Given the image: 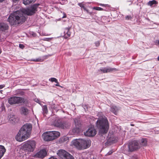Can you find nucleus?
<instances>
[{
    "instance_id": "nucleus-24",
    "label": "nucleus",
    "mask_w": 159,
    "mask_h": 159,
    "mask_svg": "<svg viewBox=\"0 0 159 159\" xmlns=\"http://www.w3.org/2000/svg\"><path fill=\"white\" fill-rule=\"evenodd\" d=\"M36 0H23V3L25 5H28L32 2H34Z\"/></svg>"
},
{
    "instance_id": "nucleus-40",
    "label": "nucleus",
    "mask_w": 159,
    "mask_h": 159,
    "mask_svg": "<svg viewBox=\"0 0 159 159\" xmlns=\"http://www.w3.org/2000/svg\"><path fill=\"white\" fill-rule=\"evenodd\" d=\"M2 110H3L4 109H5L3 105L2 106Z\"/></svg>"
},
{
    "instance_id": "nucleus-43",
    "label": "nucleus",
    "mask_w": 159,
    "mask_h": 159,
    "mask_svg": "<svg viewBox=\"0 0 159 159\" xmlns=\"http://www.w3.org/2000/svg\"><path fill=\"white\" fill-rule=\"evenodd\" d=\"M4 0H0V2H2L4 1Z\"/></svg>"
},
{
    "instance_id": "nucleus-19",
    "label": "nucleus",
    "mask_w": 159,
    "mask_h": 159,
    "mask_svg": "<svg viewBox=\"0 0 159 159\" xmlns=\"http://www.w3.org/2000/svg\"><path fill=\"white\" fill-rule=\"evenodd\" d=\"M16 140L19 142H21L25 140L24 138H23L22 135L19 131L16 136Z\"/></svg>"
},
{
    "instance_id": "nucleus-48",
    "label": "nucleus",
    "mask_w": 159,
    "mask_h": 159,
    "mask_svg": "<svg viewBox=\"0 0 159 159\" xmlns=\"http://www.w3.org/2000/svg\"><path fill=\"white\" fill-rule=\"evenodd\" d=\"M131 125L132 126H133L134 125Z\"/></svg>"
},
{
    "instance_id": "nucleus-11",
    "label": "nucleus",
    "mask_w": 159,
    "mask_h": 159,
    "mask_svg": "<svg viewBox=\"0 0 159 159\" xmlns=\"http://www.w3.org/2000/svg\"><path fill=\"white\" fill-rule=\"evenodd\" d=\"M84 134L86 136H93L96 134V131L93 128H89Z\"/></svg>"
},
{
    "instance_id": "nucleus-33",
    "label": "nucleus",
    "mask_w": 159,
    "mask_h": 159,
    "mask_svg": "<svg viewBox=\"0 0 159 159\" xmlns=\"http://www.w3.org/2000/svg\"><path fill=\"white\" fill-rule=\"evenodd\" d=\"M131 16H127L125 17V19L126 20H129L131 18Z\"/></svg>"
},
{
    "instance_id": "nucleus-3",
    "label": "nucleus",
    "mask_w": 159,
    "mask_h": 159,
    "mask_svg": "<svg viewBox=\"0 0 159 159\" xmlns=\"http://www.w3.org/2000/svg\"><path fill=\"white\" fill-rule=\"evenodd\" d=\"M97 125L99 129L100 133L102 134L106 133L109 127L108 121L107 118L103 115L99 118L97 121Z\"/></svg>"
},
{
    "instance_id": "nucleus-30",
    "label": "nucleus",
    "mask_w": 159,
    "mask_h": 159,
    "mask_svg": "<svg viewBox=\"0 0 159 159\" xmlns=\"http://www.w3.org/2000/svg\"><path fill=\"white\" fill-rule=\"evenodd\" d=\"M94 8L95 10L98 11H102L103 10V9L102 8L100 7H94Z\"/></svg>"
},
{
    "instance_id": "nucleus-23",
    "label": "nucleus",
    "mask_w": 159,
    "mask_h": 159,
    "mask_svg": "<svg viewBox=\"0 0 159 159\" xmlns=\"http://www.w3.org/2000/svg\"><path fill=\"white\" fill-rule=\"evenodd\" d=\"M140 143L143 146H146L147 144V139L145 138L141 139L140 140Z\"/></svg>"
},
{
    "instance_id": "nucleus-1",
    "label": "nucleus",
    "mask_w": 159,
    "mask_h": 159,
    "mask_svg": "<svg viewBox=\"0 0 159 159\" xmlns=\"http://www.w3.org/2000/svg\"><path fill=\"white\" fill-rule=\"evenodd\" d=\"M39 5V4H35L30 7L23 9L21 11H16L10 15L7 21L11 25L21 24L26 20L25 15H33L37 11V8Z\"/></svg>"
},
{
    "instance_id": "nucleus-25",
    "label": "nucleus",
    "mask_w": 159,
    "mask_h": 159,
    "mask_svg": "<svg viewBox=\"0 0 159 159\" xmlns=\"http://www.w3.org/2000/svg\"><path fill=\"white\" fill-rule=\"evenodd\" d=\"M157 2L155 0H153L151 1H149L148 3V5H149L151 6H152L153 5L155 4H157Z\"/></svg>"
},
{
    "instance_id": "nucleus-6",
    "label": "nucleus",
    "mask_w": 159,
    "mask_h": 159,
    "mask_svg": "<svg viewBox=\"0 0 159 159\" xmlns=\"http://www.w3.org/2000/svg\"><path fill=\"white\" fill-rule=\"evenodd\" d=\"M25 100L23 97L13 96L8 99V103L11 105L18 104L24 103Z\"/></svg>"
},
{
    "instance_id": "nucleus-18",
    "label": "nucleus",
    "mask_w": 159,
    "mask_h": 159,
    "mask_svg": "<svg viewBox=\"0 0 159 159\" xmlns=\"http://www.w3.org/2000/svg\"><path fill=\"white\" fill-rule=\"evenodd\" d=\"M70 27L66 28L65 29L64 32V38L66 39L68 37L70 36L71 32L70 31Z\"/></svg>"
},
{
    "instance_id": "nucleus-27",
    "label": "nucleus",
    "mask_w": 159,
    "mask_h": 159,
    "mask_svg": "<svg viewBox=\"0 0 159 159\" xmlns=\"http://www.w3.org/2000/svg\"><path fill=\"white\" fill-rule=\"evenodd\" d=\"M69 139L67 137H65L62 138L61 139V140L62 142H67Z\"/></svg>"
},
{
    "instance_id": "nucleus-5",
    "label": "nucleus",
    "mask_w": 159,
    "mask_h": 159,
    "mask_svg": "<svg viewBox=\"0 0 159 159\" xmlns=\"http://www.w3.org/2000/svg\"><path fill=\"white\" fill-rule=\"evenodd\" d=\"M32 129V125L26 124L23 125L19 130L20 133L22 135L23 138L25 140L30 137Z\"/></svg>"
},
{
    "instance_id": "nucleus-37",
    "label": "nucleus",
    "mask_w": 159,
    "mask_h": 159,
    "mask_svg": "<svg viewBox=\"0 0 159 159\" xmlns=\"http://www.w3.org/2000/svg\"><path fill=\"white\" fill-rule=\"evenodd\" d=\"M83 159H95V158H93V159H92L90 157H85Z\"/></svg>"
},
{
    "instance_id": "nucleus-35",
    "label": "nucleus",
    "mask_w": 159,
    "mask_h": 159,
    "mask_svg": "<svg viewBox=\"0 0 159 159\" xmlns=\"http://www.w3.org/2000/svg\"><path fill=\"white\" fill-rule=\"evenodd\" d=\"M48 159H57L56 157H54L52 156V157H50Z\"/></svg>"
},
{
    "instance_id": "nucleus-50",
    "label": "nucleus",
    "mask_w": 159,
    "mask_h": 159,
    "mask_svg": "<svg viewBox=\"0 0 159 159\" xmlns=\"http://www.w3.org/2000/svg\"><path fill=\"white\" fill-rule=\"evenodd\" d=\"M95 159H96V158H95Z\"/></svg>"
},
{
    "instance_id": "nucleus-2",
    "label": "nucleus",
    "mask_w": 159,
    "mask_h": 159,
    "mask_svg": "<svg viewBox=\"0 0 159 159\" xmlns=\"http://www.w3.org/2000/svg\"><path fill=\"white\" fill-rule=\"evenodd\" d=\"M91 141L88 139H75L71 142V145L79 149H85L91 145Z\"/></svg>"
},
{
    "instance_id": "nucleus-4",
    "label": "nucleus",
    "mask_w": 159,
    "mask_h": 159,
    "mask_svg": "<svg viewBox=\"0 0 159 159\" xmlns=\"http://www.w3.org/2000/svg\"><path fill=\"white\" fill-rule=\"evenodd\" d=\"M60 135V133L57 131H47L43 133L42 137L45 141H48L55 139Z\"/></svg>"
},
{
    "instance_id": "nucleus-34",
    "label": "nucleus",
    "mask_w": 159,
    "mask_h": 159,
    "mask_svg": "<svg viewBox=\"0 0 159 159\" xmlns=\"http://www.w3.org/2000/svg\"><path fill=\"white\" fill-rule=\"evenodd\" d=\"M19 47L23 49L24 48V46L22 44H20L19 45Z\"/></svg>"
},
{
    "instance_id": "nucleus-14",
    "label": "nucleus",
    "mask_w": 159,
    "mask_h": 159,
    "mask_svg": "<svg viewBox=\"0 0 159 159\" xmlns=\"http://www.w3.org/2000/svg\"><path fill=\"white\" fill-rule=\"evenodd\" d=\"M47 154V152L45 149H42L37 152L36 156L39 158H43Z\"/></svg>"
},
{
    "instance_id": "nucleus-47",
    "label": "nucleus",
    "mask_w": 159,
    "mask_h": 159,
    "mask_svg": "<svg viewBox=\"0 0 159 159\" xmlns=\"http://www.w3.org/2000/svg\"><path fill=\"white\" fill-rule=\"evenodd\" d=\"M38 101V102L39 101L38 100V99H37V101H36V102H37Z\"/></svg>"
},
{
    "instance_id": "nucleus-29",
    "label": "nucleus",
    "mask_w": 159,
    "mask_h": 159,
    "mask_svg": "<svg viewBox=\"0 0 159 159\" xmlns=\"http://www.w3.org/2000/svg\"><path fill=\"white\" fill-rule=\"evenodd\" d=\"M43 112L45 113H47L48 112V109L47 107L46 106H45L43 108Z\"/></svg>"
},
{
    "instance_id": "nucleus-7",
    "label": "nucleus",
    "mask_w": 159,
    "mask_h": 159,
    "mask_svg": "<svg viewBox=\"0 0 159 159\" xmlns=\"http://www.w3.org/2000/svg\"><path fill=\"white\" fill-rule=\"evenodd\" d=\"M75 127L72 128L69 132V133L71 135H76L78 134L81 131L80 128V120L77 118L74 120Z\"/></svg>"
},
{
    "instance_id": "nucleus-15",
    "label": "nucleus",
    "mask_w": 159,
    "mask_h": 159,
    "mask_svg": "<svg viewBox=\"0 0 159 159\" xmlns=\"http://www.w3.org/2000/svg\"><path fill=\"white\" fill-rule=\"evenodd\" d=\"M9 28L8 25L5 23H0V31L5 32Z\"/></svg>"
},
{
    "instance_id": "nucleus-10",
    "label": "nucleus",
    "mask_w": 159,
    "mask_h": 159,
    "mask_svg": "<svg viewBox=\"0 0 159 159\" xmlns=\"http://www.w3.org/2000/svg\"><path fill=\"white\" fill-rule=\"evenodd\" d=\"M140 146L138 142L134 140L129 143L128 145L129 151L132 152L139 148Z\"/></svg>"
},
{
    "instance_id": "nucleus-12",
    "label": "nucleus",
    "mask_w": 159,
    "mask_h": 159,
    "mask_svg": "<svg viewBox=\"0 0 159 159\" xmlns=\"http://www.w3.org/2000/svg\"><path fill=\"white\" fill-rule=\"evenodd\" d=\"M99 71H101L103 73L111 72L114 71H117V70L115 68H111L110 67H105L100 69Z\"/></svg>"
},
{
    "instance_id": "nucleus-13",
    "label": "nucleus",
    "mask_w": 159,
    "mask_h": 159,
    "mask_svg": "<svg viewBox=\"0 0 159 159\" xmlns=\"http://www.w3.org/2000/svg\"><path fill=\"white\" fill-rule=\"evenodd\" d=\"M19 111L21 115L26 116L29 113L30 110L26 107L22 106L20 108Z\"/></svg>"
},
{
    "instance_id": "nucleus-31",
    "label": "nucleus",
    "mask_w": 159,
    "mask_h": 159,
    "mask_svg": "<svg viewBox=\"0 0 159 159\" xmlns=\"http://www.w3.org/2000/svg\"><path fill=\"white\" fill-rule=\"evenodd\" d=\"M95 44L96 47H98L100 45V42L99 41L96 42H95Z\"/></svg>"
},
{
    "instance_id": "nucleus-9",
    "label": "nucleus",
    "mask_w": 159,
    "mask_h": 159,
    "mask_svg": "<svg viewBox=\"0 0 159 159\" xmlns=\"http://www.w3.org/2000/svg\"><path fill=\"white\" fill-rule=\"evenodd\" d=\"M57 154L61 159H74L73 156L64 150H59Z\"/></svg>"
},
{
    "instance_id": "nucleus-32",
    "label": "nucleus",
    "mask_w": 159,
    "mask_h": 159,
    "mask_svg": "<svg viewBox=\"0 0 159 159\" xmlns=\"http://www.w3.org/2000/svg\"><path fill=\"white\" fill-rule=\"evenodd\" d=\"M5 87L4 85H0V89H2ZM2 90H0V92L2 93Z\"/></svg>"
},
{
    "instance_id": "nucleus-28",
    "label": "nucleus",
    "mask_w": 159,
    "mask_h": 159,
    "mask_svg": "<svg viewBox=\"0 0 159 159\" xmlns=\"http://www.w3.org/2000/svg\"><path fill=\"white\" fill-rule=\"evenodd\" d=\"M49 80L51 82H54L55 83H57V80L55 78H51L49 79Z\"/></svg>"
},
{
    "instance_id": "nucleus-42",
    "label": "nucleus",
    "mask_w": 159,
    "mask_h": 159,
    "mask_svg": "<svg viewBox=\"0 0 159 159\" xmlns=\"http://www.w3.org/2000/svg\"><path fill=\"white\" fill-rule=\"evenodd\" d=\"M66 17V15L65 14L64 15V16H63L62 17V18H65Z\"/></svg>"
},
{
    "instance_id": "nucleus-8",
    "label": "nucleus",
    "mask_w": 159,
    "mask_h": 159,
    "mask_svg": "<svg viewBox=\"0 0 159 159\" xmlns=\"http://www.w3.org/2000/svg\"><path fill=\"white\" fill-rule=\"evenodd\" d=\"M36 142L34 140H29L25 142L23 147L25 150L29 152H33L36 146Z\"/></svg>"
},
{
    "instance_id": "nucleus-20",
    "label": "nucleus",
    "mask_w": 159,
    "mask_h": 159,
    "mask_svg": "<svg viewBox=\"0 0 159 159\" xmlns=\"http://www.w3.org/2000/svg\"><path fill=\"white\" fill-rule=\"evenodd\" d=\"M70 123L68 122H64L63 121L62 125L61 128L65 129L69 128L70 126Z\"/></svg>"
},
{
    "instance_id": "nucleus-16",
    "label": "nucleus",
    "mask_w": 159,
    "mask_h": 159,
    "mask_svg": "<svg viewBox=\"0 0 159 159\" xmlns=\"http://www.w3.org/2000/svg\"><path fill=\"white\" fill-rule=\"evenodd\" d=\"M8 117L9 121L12 124L16 123L19 120L17 118H16L13 115H10Z\"/></svg>"
},
{
    "instance_id": "nucleus-45",
    "label": "nucleus",
    "mask_w": 159,
    "mask_h": 159,
    "mask_svg": "<svg viewBox=\"0 0 159 159\" xmlns=\"http://www.w3.org/2000/svg\"><path fill=\"white\" fill-rule=\"evenodd\" d=\"M38 101V102L39 101L38 100V99H37V101H36V102H37Z\"/></svg>"
},
{
    "instance_id": "nucleus-38",
    "label": "nucleus",
    "mask_w": 159,
    "mask_h": 159,
    "mask_svg": "<svg viewBox=\"0 0 159 159\" xmlns=\"http://www.w3.org/2000/svg\"><path fill=\"white\" fill-rule=\"evenodd\" d=\"M57 83L56 84H55V85L56 86H59V87H60L61 86H60L59 84V83L58 82V81H57V83Z\"/></svg>"
},
{
    "instance_id": "nucleus-17",
    "label": "nucleus",
    "mask_w": 159,
    "mask_h": 159,
    "mask_svg": "<svg viewBox=\"0 0 159 159\" xmlns=\"http://www.w3.org/2000/svg\"><path fill=\"white\" fill-rule=\"evenodd\" d=\"M63 121L61 119H57L55 120L53 125L55 126L61 128Z\"/></svg>"
},
{
    "instance_id": "nucleus-44",
    "label": "nucleus",
    "mask_w": 159,
    "mask_h": 159,
    "mask_svg": "<svg viewBox=\"0 0 159 159\" xmlns=\"http://www.w3.org/2000/svg\"><path fill=\"white\" fill-rule=\"evenodd\" d=\"M157 59H158V60L159 61V56L158 57Z\"/></svg>"
},
{
    "instance_id": "nucleus-39",
    "label": "nucleus",
    "mask_w": 159,
    "mask_h": 159,
    "mask_svg": "<svg viewBox=\"0 0 159 159\" xmlns=\"http://www.w3.org/2000/svg\"><path fill=\"white\" fill-rule=\"evenodd\" d=\"M32 61H39V60L38 59H34V60H32Z\"/></svg>"
},
{
    "instance_id": "nucleus-26",
    "label": "nucleus",
    "mask_w": 159,
    "mask_h": 159,
    "mask_svg": "<svg viewBox=\"0 0 159 159\" xmlns=\"http://www.w3.org/2000/svg\"><path fill=\"white\" fill-rule=\"evenodd\" d=\"M79 6L81 8H83L84 10L88 12V10L86 9L84 5L83 4V3H79L78 4Z\"/></svg>"
},
{
    "instance_id": "nucleus-36",
    "label": "nucleus",
    "mask_w": 159,
    "mask_h": 159,
    "mask_svg": "<svg viewBox=\"0 0 159 159\" xmlns=\"http://www.w3.org/2000/svg\"><path fill=\"white\" fill-rule=\"evenodd\" d=\"M129 159H137V158L133 156L132 157H131Z\"/></svg>"
},
{
    "instance_id": "nucleus-49",
    "label": "nucleus",
    "mask_w": 159,
    "mask_h": 159,
    "mask_svg": "<svg viewBox=\"0 0 159 159\" xmlns=\"http://www.w3.org/2000/svg\"><path fill=\"white\" fill-rule=\"evenodd\" d=\"M60 87H61V88H63V87L62 86H61Z\"/></svg>"
},
{
    "instance_id": "nucleus-22",
    "label": "nucleus",
    "mask_w": 159,
    "mask_h": 159,
    "mask_svg": "<svg viewBox=\"0 0 159 159\" xmlns=\"http://www.w3.org/2000/svg\"><path fill=\"white\" fill-rule=\"evenodd\" d=\"M119 109L116 106H113L111 107V111L115 115H116Z\"/></svg>"
},
{
    "instance_id": "nucleus-41",
    "label": "nucleus",
    "mask_w": 159,
    "mask_h": 159,
    "mask_svg": "<svg viewBox=\"0 0 159 159\" xmlns=\"http://www.w3.org/2000/svg\"><path fill=\"white\" fill-rule=\"evenodd\" d=\"M12 1L14 2H16L17 1H18V0H12Z\"/></svg>"
},
{
    "instance_id": "nucleus-21",
    "label": "nucleus",
    "mask_w": 159,
    "mask_h": 159,
    "mask_svg": "<svg viewBox=\"0 0 159 159\" xmlns=\"http://www.w3.org/2000/svg\"><path fill=\"white\" fill-rule=\"evenodd\" d=\"M6 152V149L5 147L2 145H0V159L3 156Z\"/></svg>"
},
{
    "instance_id": "nucleus-46",
    "label": "nucleus",
    "mask_w": 159,
    "mask_h": 159,
    "mask_svg": "<svg viewBox=\"0 0 159 159\" xmlns=\"http://www.w3.org/2000/svg\"><path fill=\"white\" fill-rule=\"evenodd\" d=\"M38 101V102L39 101L38 100V99H37V101H36V102H37Z\"/></svg>"
}]
</instances>
